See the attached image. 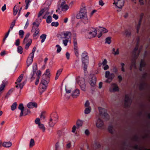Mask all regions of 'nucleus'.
<instances>
[{"instance_id": "45", "label": "nucleus", "mask_w": 150, "mask_h": 150, "mask_svg": "<svg viewBox=\"0 0 150 150\" xmlns=\"http://www.w3.org/2000/svg\"><path fill=\"white\" fill-rule=\"evenodd\" d=\"M19 35L21 36V38H23L24 35V31L22 30H21L19 31Z\"/></svg>"}, {"instance_id": "1", "label": "nucleus", "mask_w": 150, "mask_h": 150, "mask_svg": "<svg viewBox=\"0 0 150 150\" xmlns=\"http://www.w3.org/2000/svg\"><path fill=\"white\" fill-rule=\"evenodd\" d=\"M77 18L81 19V21L84 23H87L89 20L87 17L86 9L85 6L82 7L80 9L79 13L77 15Z\"/></svg>"}, {"instance_id": "57", "label": "nucleus", "mask_w": 150, "mask_h": 150, "mask_svg": "<svg viewBox=\"0 0 150 150\" xmlns=\"http://www.w3.org/2000/svg\"><path fill=\"white\" fill-rule=\"evenodd\" d=\"M76 128H77V127L75 125L73 126L72 128V132L73 133L75 132Z\"/></svg>"}, {"instance_id": "15", "label": "nucleus", "mask_w": 150, "mask_h": 150, "mask_svg": "<svg viewBox=\"0 0 150 150\" xmlns=\"http://www.w3.org/2000/svg\"><path fill=\"white\" fill-rule=\"evenodd\" d=\"M119 90L117 86L115 83H112L110 88V91L111 92H115Z\"/></svg>"}, {"instance_id": "21", "label": "nucleus", "mask_w": 150, "mask_h": 150, "mask_svg": "<svg viewBox=\"0 0 150 150\" xmlns=\"http://www.w3.org/2000/svg\"><path fill=\"white\" fill-rule=\"evenodd\" d=\"M89 34L91 35L92 37H94L97 34V30L93 28L91 31L89 32Z\"/></svg>"}, {"instance_id": "52", "label": "nucleus", "mask_w": 150, "mask_h": 150, "mask_svg": "<svg viewBox=\"0 0 150 150\" xmlns=\"http://www.w3.org/2000/svg\"><path fill=\"white\" fill-rule=\"evenodd\" d=\"M66 148L67 149H70L71 146V143L70 142L67 143L66 145Z\"/></svg>"}, {"instance_id": "58", "label": "nucleus", "mask_w": 150, "mask_h": 150, "mask_svg": "<svg viewBox=\"0 0 150 150\" xmlns=\"http://www.w3.org/2000/svg\"><path fill=\"white\" fill-rule=\"evenodd\" d=\"M27 115V113H20L19 115V117H22L23 116H25Z\"/></svg>"}, {"instance_id": "10", "label": "nucleus", "mask_w": 150, "mask_h": 150, "mask_svg": "<svg viewBox=\"0 0 150 150\" xmlns=\"http://www.w3.org/2000/svg\"><path fill=\"white\" fill-rule=\"evenodd\" d=\"M71 34L70 32H63L61 34L58 35V37L61 39L71 38Z\"/></svg>"}, {"instance_id": "37", "label": "nucleus", "mask_w": 150, "mask_h": 150, "mask_svg": "<svg viewBox=\"0 0 150 150\" xmlns=\"http://www.w3.org/2000/svg\"><path fill=\"white\" fill-rule=\"evenodd\" d=\"M46 35L45 34H42L40 36V38L42 39L41 42H43L46 38Z\"/></svg>"}, {"instance_id": "13", "label": "nucleus", "mask_w": 150, "mask_h": 150, "mask_svg": "<svg viewBox=\"0 0 150 150\" xmlns=\"http://www.w3.org/2000/svg\"><path fill=\"white\" fill-rule=\"evenodd\" d=\"M80 93V90L78 89H76L72 91L71 96L73 98H76L79 96Z\"/></svg>"}, {"instance_id": "50", "label": "nucleus", "mask_w": 150, "mask_h": 150, "mask_svg": "<svg viewBox=\"0 0 150 150\" xmlns=\"http://www.w3.org/2000/svg\"><path fill=\"white\" fill-rule=\"evenodd\" d=\"M30 35V34L29 33L27 34L24 40H25V42L26 40H28L29 39L28 38L29 37Z\"/></svg>"}, {"instance_id": "26", "label": "nucleus", "mask_w": 150, "mask_h": 150, "mask_svg": "<svg viewBox=\"0 0 150 150\" xmlns=\"http://www.w3.org/2000/svg\"><path fill=\"white\" fill-rule=\"evenodd\" d=\"M55 150H61V147L60 144L59 142H57L55 144Z\"/></svg>"}, {"instance_id": "19", "label": "nucleus", "mask_w": 150, "mask_h": 150, "mask_svg": "<svg viewBox=\"0 0 150 150\" xmlns=\"http://www.w3.org/2000/svg\"><path fill=\"white\" fill-rule=\"evenodd\" d=\"M33 57L34 56L32 57V56L30 55L29 56L27 60V64L28 67L32 63Z\"/></svg>"}, {"instance_id": "53", "label": "nucleus", "mask_w": 150, "mask_h": 150, "mask_svg": "<svg viewBox=\"0 0 150 150\" xmlns=\"http://www.w3.org/2000/svg\"><path fill=\"white\" fill-rule=\"evenodd\" d=\"M35 50H36V47H35L33 48L32 52L30 54V55H32V57L34 56V53L35 51Z\"/></svg>"}, {"instance_id": "56", "label": "nucleus", "mask_w": 150, "mask_h": 150, "mask_svg": "<svg viewBox=\"0 0 150 150\" xmlns=\"http://www.w3.org/2000/svg\"><path fill=\"white\" fill-rule=\"evenodd\" d=\"M65 90L67 93H70L71 92V90L68 88H66Z\"/></svg>"}, {"instance_id": "54", "label": "nucleus", "mask_w": 150, "mask_h": 150, "mask_svg": "<svg viewBox=\"0 0 150 150\" xmlns=\"http://www.w3.org/2000/svg\"><path fill=\"white\" fill-rule=\"evenodd\" d=\"M68 42V40L67 39H65L63 40V43L65 46L67 45Z\"/></svg>"}, {"instance_id": "34", "label": "nucleus", "mask_w": 150, "mask_h": 150, "mask_svg": "<svg viewBox=\"0 0 150 150\" xmlns=\"http://www.w3.org/2000/svg\"><path fill=\"white\" fill-rule=\"evenodd\" d=\"M32 0H25V2L26 4L25 9H28L29 3H30Z\"/></svg>"}, {"instance_id": "48", "label": "nucleus", "mask_w": 150, "mask_h": 150, "mask_svg": "<svg viewBox=\"0 0 150 150\" xmlns=\"http://www.w3.org/2000/svg\"><path fill=\"white\" fill-rule=\"evenodd\" d=\"M91 107H88V108H86L85 110V112H89L91 111Z\"/></svg>"}, {"instance_id": "44", "label": "nucleus", "mask_w": 150, "mask_h": 150, "mask_svg": "<svg viewBox=\"0 0 150 150\" xmlns=\"http://www.w3.org/2000/svg\"><path fill=\"white\" fill-rule=\"evenodd\" d=\"M10 32V30H9L8 32L4 36V37L3 39V42H5L6 39L8 37V36L9 35V33Z\"/></svg>"}, {"instance_id": "17", "label": "nucleus", "mask_w": 150, "mask_h": 150, "mask_svg": "<svg viewBox=\"0 0 150 150\" xmlns=\"http://www.w3.org/2000/svg\"><path fill=\"white\" fill-rule=\"evenodd\" d=\"M56 123V122L53 118L50 117L48 122L49 125L51 127H53Z\"/></svg>"}, {"instance_id": "46", "label": "nucleus", "mask_w": 150, "mask_h": 150, "mask_svg": "<svg viewBox=\"0 0 150 150\" xmlns=\"http://www.w3.org/2000/svg\"><path fill=\"white\" fill-rule=\"evenodd\" d=\"M113 127L112 125H110L109 126L108 128V129L109 132L111 133H112L113 132Z\"/></svg>"}, {"instance_id": "35", "label": "nucleus", "mask_w": 150, "mask_h": 150, "mask_svg": "<svg viewBox=\"0 0 150 150\" xmlns=\"http://www.w3.org/2000/svg\"><path fill=\"white\" fill-rule=\"evenodd\" d=\"M105 43L110 44L111 42V38L110 37L107 38L105 40Z\"/></svg>"}, {"instance_id": "32", "label": "nucleus", "mask_w": 150, "mask_h": 150, "mask_svg": "<svg viewBox=\"0 0 150 150\" xmlns=\"http://www.w3.org/2000/svg\"><path fill=\"white\" fill-rule=\"evenodd\" d=\"M17 105L16 102L13 103L11 106V110H15L16 108Z\"/></svg>"}, {"instance_id": "31", "label": "nucleus", "mask_w": 150, "mask_h": 150, "mask_svg": "<svg viewBox=\"0 0 150 150\" xmlns=\"http://www.w3.org/2000/svg\"><path fill=\"white\" fill-rule=\"evenodd\" d=\"M131 32L128 30H125L123 33L124 35L126 37H129L131 35Z\"/></svg>"}, {"instance_id": "23", "label": "nucleus", "mask_w": 150, "mask_h": 150, "mask_svg": "<svg viewBox=\"0 0 150 150\" xmlns=\"http://www.w3.org/2000/svg\"><path fill=\"white\" fill-rule=\"evenodd\" d=\"M76 35L75 34H73V37H74L73 38V41L74 44V47H78L77 46V40L76 38Z\"/></svg>"}, {"instance_id": "38", "label": "nucleus", "mask_w": 150, "mask_h": 150, "mask_svg": "<svg viewBox=\"0 0 150 150\" xmlns=\"http://www.w3.org/2000/svg\"><path fill=\"white\" fill-rule=\"evenodd\" d=\"M74 50L75 55L76 56H78L79 54V53L78 47H74Z\"/></svg>"}, {"instance_id": "16", "label": "nucleus", "mask_w": 150, "mask_h": 150, "mask_svg": "<svg viewBox=\"0 0 150 150\" xmlns=\"http://www.w3.org/2000/svg\"><path fill=\"white\" fill-rule=\"evenodd\" d=\"M32 40L29 38L28 40H26L25 42V40L23 41V43L25 44V48L26 50L28 49L32 43Z\"/></svg>"}, {"instance_id": "5", "label": "nucleus", "mask_w": 150, "mask_h": 150, "mask_svg": "<svg viewBox=\"0 0 150 150\" xmlns=\"http://www.w3.org/2000/svg\"><path fill=\"white\" fill-rule=\"evenodd\" d=\"M105 77L107 78V79L105 81V82L110 83L114 78L115 75L113 73H110L109 71H107L105 72Z\"/></svg>"}, {"instance_id": "64", "label": "nucleus", "mask_w": 150, "mask_h": 150, "mask_svg": "<svg viewBox=\"0 0 150 150\" xmlns=\"http://www.w3.org/2000/svg\"><path fill=\"white\" fill-rule=\"evenodd\" d=\"M107 61L106 59H104L102 63V64L103 66H105L107 64Z\"/></svg>"}, {"instance_id": "3", "label": "nucleus", "mask_w": 150, "mask_h": 150, "mask_svg": "<svg viewBox=\"0 0 150 150\" xmlns=\"http://www.w3.org/2000/svg\"><path fill=\"white\" fill-rule=\"evenodd\" d=\"M45 8L42 9L39 12L38 17L39 18L44 13L45 14L42 16V18L45 19L46 18V22L48 23H50L52 22V17L50 16L49 15V13L48 12H45Z\"/></svg>"}, {"instance_id": "60", "label": "nucleus", "mask_w": 150, "mask_h": 150, "mask_svg": "<svg viewBox=\"0 0 150 150\" xmlns=\"http://www.w3.org/2000/svg\"><path fill=\"white\" fill-rule=\"evenodd\" d=\"M40 118L42 119H43L45 118V116L44 113H41L40 115Z\"/></svg>"}, {"instance_id": "11", "label": "nucleus", "mask_w": 150, "mask_h": 150, "mask_svg": "<svg viewBox=\"0 0 150 150\" xmlns=\"http://www.w3.org/2000/svg\"><path fill=\"white\" fill-rule=\"evenodd\" d=\"M59 2L61 3V7L62 10L63 11H66L69 8L68 5L66 4L64 0H59Z\"/></svg>"}, {"instance_id": "8", "label": "nucleus", "mask_w": 150, "mask_h": 150, "mask_svg": "<svg viewBox=\"0 0 150 150\" xmlns=\"http://www.w3.org/2000/svg\"><path fill=\"white\" fill-rule=\"evenodd\" d=\"M33 25L32 29V32L33 33V37H35L38 35L39 33V29L38 28L39 24H36L35 22L33 23Z\"/></svg>"}, {"instance_id": "7", "label": "nucleus", "mask_w": 150, "mask_h": 150, "mask_svg": "<svg viewBox=\"0 0 150 150\" xmlns=\"http://www.w3.org/2000/svg\"><path fill=\"white\" fill-rule=\"evenodd\" d=\"M24 75L23 74H21L18 77L15 83L16 87L17 88H19L22 89L23 86V83L22 82V80L23 78Z\"/></svg>"}, {"instance_id": "41", "label": "nucleus", "mask_w": 150, "mask_h": 150, "mask_svg": "<svg viewBox=\"0 0 150 150\" xmlns=\"http://www.w3.org/2000/svg\"><path fill=\"white\" fill-rule=\"evenodd\" d=\"M18 52L20 54H21L23 53V48L20 46H18Z\"/></svg>"}, {"instance_id": "20", "label": "nucleus", "mask_w": 150, "mask_h": 150, "mask_svg": "<svg viewBox=\"0 0 150 150\" xmlns=\"http://www.w3.org/2000/svg\"><path fill=\"white\" fill-rule=\"evenodd\" d=\"M12 143L10 141L4 142L2 144V146L6 148H9L12 146Z\"/></svg>"}, {"instance_id": "43", "label": "nucleus", "mask_w": 150, "mask_h": 150, "mask_svg": "<svg viewBox=\"0 0 150 150\" xmlns=\"http://www.w3.org/2000/svg\"><path fill=\"white\" fill-rule=\"evenodd\" d=\"M101 32H103L104 33H107L108 31V30L105 28L101 27Z\"/></svg>"}, {"instance_id": "9", "label": "nucleus", "mask_w": 150, "mask_h": 150, "mask_svg": "<svg viewBox=\"0 0 150 150\" xmlns=\"http://www.w3.org/2000/svg\"><path fill=\"white\" fill-rule=\"evenodd\" d=\"M78 81L81 90L83 91H85L86 90V85L84 78H79Z\"/></svg>"}, {"instance_id": "51", "label": "nucleus", "mask_w": 150, "mask_h": 150, "mask_svg": "<svg viewBox=\"0 0 150 150\" xmlns=\"http://www.w3.org/2000/svg\"><path fill=\"white\" fill-rule=\"evenodd\" d=\"M16 23V21L14 20L12 23L11 25L10 26V28L12 29Z\"/></svg>"}, {"instance_id": "14", "label": "nucleus", "mask_w": 150, "mask_h": 150, "mask_svg": "<svg viewBox=\"0 0 150 150\" xmlns=\"http://www.w3.org/2000/svg\"><path fill=\"white\" fill-rule=\"evenodd\" d=\"M81 57L82 61L83 63L85 64L88 62V57L87 53H82Z\"/></svg>"}, {"instance_id": "39", "label": "nucleus", "mask_w": 150, "mask_h": 150, "mask_svg": "<svg viewBox=\"0 0 150 150\" xmlns=\"http://www.w3.org/2000/svg\"><path fill=\"white\" fill-rule=\"evenodd\" d=\"M136 68L135 62L133 61L132 62L131 65L130 66V70H132L133 68L135 69Z\"/></svg>"}, {"instance_id": "63", "label": "nucleus", "mask_w": 150, "mask_h": 150, "mask_svg": "<svg viewBox=\"0 0 150 150\" xmlns=\"http://www.w3.org/2000/svg\"><path fill=\"white\" fill-rule=\"evenodd\" d=\"M15 44L16 46H18L20 44V40L19 39H17L15 43Z\"/></svg>"}, {"instance_id": "49", "label": "nucleus", "mask_w": 150, "mask_h": 150, "mask_svg": "<svg viewBox=\"0 0 150 150\" xmlns=\"http://www.w3.org/2000/svg\"><path fill=\"white\" fill-rule=\"evenodd\" d=\"M35 123L38 125L40 123H41L40 122V119L39 118H37L35 120Z\"/></svg>"}, {"instance_id": "33", "label": "nucleus", "mask_w": 150, "mask_h": 150, "mask_svg": "<svg viewBox=\"0 0 150 150\" xmlns=\"http://www.w3.org/2000/svg\"><path fill=\"white\" fill-rule=\"evenodd\" d=\"M35 141L33 139H31L30 142L29 147L30 148L32 147L35 145Z\"/></svg>"}, {"instance_id": "4", "label": "nucleus", "mask_w": 150, "mask_h": 150, "mask_svg": "<svg viewBox=\"0 0 150 150\" xmlns=\"http://www.w3.org/2000/svg\"><path fill=\"white\" fill-rule=\"evenodd\" d=\"M48 82L46 81L45 78V76L42 75V79L40 84L39 90L40 93H42L45 91L47 89Z\"/></svg>"}, {"instance_id": "12", "label": "nucleus", "mask_w": 150, "mask_h": 150, "mask_svg": "<svg viewBox=\"0 0 150 150\" xmlns=\"http://www.w3.org/2000/svg\"><path fill=\"white\" fill-rule=\"evenodd\" d=\"M132 100L130 97L127 95H126L125 99L124 106L125 107L129 106L131 104Z\"/></svg>"}, {"instance_id": "36", "label": "nucleus", "mask_w": 150, "mask_h": 150, "mask_svg": "<svg viewBox=\"0 0 150 150\" xmlns=\"http://www.w3.org/2000/svg\"><path fill=\"white\" fill-rule=\"evenodd\" d=\"M18 8L16 6H15L13 8V14L14 15H16L18 11Z\"/></svg>"}, {"instance_id": "27", "label": "nucleus", "mask_w": 150, "mask_h": 150, "mask_svg": "<svg viewBox=\"0 0 150 150\" xmlns=\"http://www.w3.org/2000/svg\"><path fill=\"white\" fill-rule=\"evenodd\" d=\"M112 53L115 55L119 54V49L117 48L116 50L115 48H113L112 49Z\"/></svg>"}, {"instance_id": "2", "label": "nucleus", "mask_w": 150, "mask_h": 150, "mask_svg": "<svg viewBox=\"0 0 150 150\" xmlns=\"http://www.w3.org/2000/svg\"><path fill=\"white\" fill-rule=\"evenodd\" d=\"M109 118V115L108 113H100L98 118L96 122V126L99 128H102L104 126V123L101 119L107 120Z\"/></svg>"}, {"instance_id": "28", "label": "nucleus", "mask_w": 150, "mask_h": 150, "mask_svg": "<svg viewBox=\"0 0 150 150\" xmlns=\"http://www.w3.org/2000/svg\"><path fill=\"white\" fill-rule=\"evenodd\" d=\"M13 91V89H11L9 90L8 92L5 96V98H8L10 96Z\"/></svg>"}, {"instance_id": "22", "label": "nucleus", "mask_w": 150, "mask_h": 150, "mask_svg": "<svg viewBox=\"0 0 150 150\" xmlns=\"http://www.w3.org/2000/svg\"><path fill=\"white\" fill-rule=\"evenodd\" d=\"M96 78L95 76L93 77L90 81V83L91 86H94L96 83Z\"/></svg>"}, {"instance_id": "47", "label": "nucleus", "mask_w": 150, "mask_h": 150, "mask_svg": "<svg viewBox=\"0 0 150 150\" xmlns=\"http://www.w3.org/2000/svg\"><path fill=\"white\" fill-rule=\"evenodd\" d=\"M56 47L57 48V52L58 53L61 50L62 48L58 45H56Z\"/></svg>"}, {"instance_id": "24", "label": "nucleus", "mask_w": 150, "mask_h": 150, "mask_svg": "<svg viewBox=\"0 0 150 150\" xmlns=\"http://www.w3.org/2000/svg\"><path fill=\"white\" fill-rule=\"evenodd\" d=\"M38 127L42 131V132H45V128L44 125L42 123H40L38 125Z\"/></svg>"}, {"instance_id": "62", "label": "nucleus", "mask_w": 150, "mask_h": 150, "mask_svg": "<svg viewBox=\"0 0 150 150\" xmlns=\"http://www.w3.org/2000/svg\"><path fill=\"white\" fill-rule=\"evenodd\" d=\"M89 105L90 103L89 102L88 100L86 101L85 104V106L86 107H88L89 106Z\"/></svg>"}, {"instance_id": "40", "label": "nucleus", "mask_w": 150, "mask_h": 150, "mask_svg": "<svg viewBox=\"0 0 150 150\" xmlns=\"http://www.w3.org/2000/svg\"><path fill=\"white\" fill-rule=\"evenodd\" d=\"M50 70L49 69H47L46 70V71L45 73L43 75H44L45 78V76L46 75L49 76L50 75Z\"/></svg>"}, {"instance_id": "55", "label": "nucleus", "mask_w": 150, "mask_h": 150, "mask_svg": "<svg viewBox=\"0 0 150 150\" xmlns=\"http://www.w3.org/2000/svg\"><path fill=\"white\" fill-rule=\"evenodd\" d=\"M58 22H52L51 23V25L53 26H54L55 27L57 26L58 25Z\"/></svg>"}, {"instance_id": "30", "label": "nucleus", "mask_w": 150, "mask_h": 150, "mask_svg": "<svg viewBox=\"0 0 150 150\" xmlns=\"http://www.w3.org/2000/svg\"><path fill=\"white\" fill-rule=\"evenodd\" d=\"M18 109L21 110V112H23L24 110V108L23 104H20L18 106Z\"/></svg>"}, {"instance_id": "6", "label": "nucleus", "mask_w": 150, "mask_h": 150, "mask_svg": "<svg viewBox=\"0 0 150 150\" xmlns=\"http://www.w3.org/2000/svg\"><path fill=\"white\" fill-rule=\"evenodd\" d=\"M114 1L113 4L115 5L116 8L119 9L117 10V11H120L124 6V1L122 0H114Z\"/></svg>"}, {"instance_id": "42", "label": "nucleus", "mask_w": 150, "mask_h": 150, "mask_svg": "<svg viewBox=\"0 0 150 150\" xmlns=\"http://www.w3.org/2000/svg\"><path fill=\"white\" fill-rule=\"evenodd\" d=\"M98 109L100 112H105L107 111L106 109L101 107H99Z\"/></svg>"}, {"instance_id": "29", "label": "nucleus", "mask_w": 150, "mask_h": 150, "mask_svg": "<svg viewBox=\"0 0 150 150\" xmlns=\"http://www.w3.org/2000/svg\"><path fill=\"white\" fill-rule=\"evenodd\" d=\"M62 71V69H59L57 71L56 75V76L55 78V80H57L58 79L59 76L60 75Z\"/></svg>"}, {"instance_id": "61", "label": "nucleus", "mask_w": 150, "mask_h": 150, "mask_svg": "<svg viewBox=\"0 0 150 150\" xmlns=\"http://www.w3.org/2000/svg\"><path fill=\"white\" fill-rule=\"evenodd\" d=\"M104 67L103 68V69L105 70H107L109 68V67L108 65L106 64L105 66H103Z\"/></svg>"}, {"instance_id": "59", "label": "nucleus", "mask_w": 150, "mask_h": 150, "mask_svg": "<svg viewBox=\"0 0 150 150\" xmlns=\"http://www.w3.org/2000/svg\"><path fill=\"white\" fill-rule=\"evenodd\" d=\"M145 63L143 61H141L140 65V70H141V68L142 67H143L145 65Z\"/></svg>"}, {"instance_id": "25", "label": "nucleus", "mask_w": 150, "mask_h": 150, "mask_svg": "<svg viewBox=\"0 0 150 150\" xmlns=\"http://www.w3.org/2000/svg\"><path fill=\"white\" fill-rule=\"evenodd\" d=\"M83 122L82 121L79 120H77L76 123L77 128L78 129L81 127L82 126Z\"/></svg>"}, {"instance_id": "18", "label": "nucleus", "mask_w": 150, "mask_h": 150, "mask_svg": "<svg viewBox=\"0 0 150 150\" xmlns=\"http://www.w3.org/2000/svg\"><path fill=\"white\" fill-rule=\"evenodd\" d=\"M27 106L29 108H32L34 107L37 108V104L36 103L30 102L27 104Z\"/></svg>"}]
</instances>
